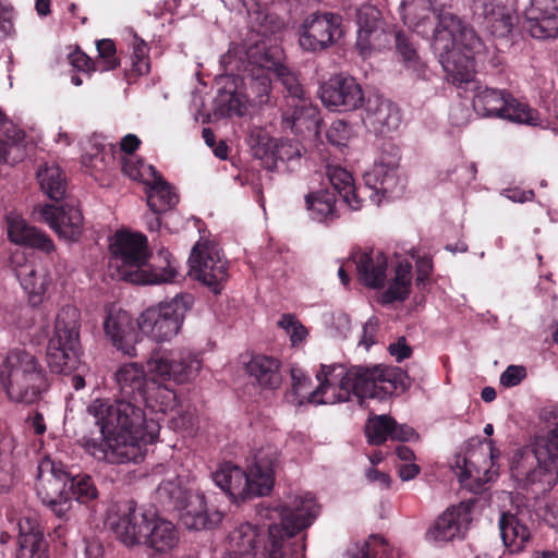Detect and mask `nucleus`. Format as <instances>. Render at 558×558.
<instances>
[{"label": "nucleus", "mask_w": 558, "mask_h": 558, "mask_svg": "<svg viewBox=\"0 0 558 558\" xmlns=\"http://www.w3.org/2000/svg\"><path fill=\"white\" fill-rule=\"evenodd\" d=\"M319 97L325 107L338 112L355 110L366 100L356 80L343 74L333 75L323 83Z\"/></svg>", "instance_id": "6ab92c4d"}, {"label": "nucleus", "mask_w": 558, "mask_h": 558, "mask_svg": "<svg viewBox=\"0 0 558 558\" xmlns=\"http://www.w3.org/2000/svg\"><path fill=\"white\" fill-rule=\"evenodd\" d=\"M41 192L50 199L62 201L68 191V178L63 169L54 162H45L36 172Z\"/></svg>", "instance_id": "72a5a7b5"}, {"label": "nucleus", "mask_w": 558, "mask_h": 558, "mask_svg": "<svg viewBox=\"0 0 558 558\" xmlns=\"http://www.w3.org/2000/svg\"><path fill=\"white\" fill-rule=\"evenodd\" d=\"M417 276L416 284L418 287L424 286L425 281L428 280L429 275L433 270V262L429 257H421L416 260Z\"/></svg>", "instance_id": "338daca9"}, {"label": "nucleus", "mask_w": 558, "mask_h": 558, "mask_svg": "<svg viewBox=\"0 0 558 558\" xmlns=\"http://www.w3.org/2000/svg\"><path fill=\"white\" fill-rule=\"evenodd\" d=\"M70 63L73 65V68L77 69L78 71L83 73H88L94 70L95 61H92V59L84 53L81 50H76L73 53L69 54Z\"/></svg>", "instance_id": "680f3d73"}, {"label": "nucleus", "mask_w": 558, "mask_h": 558, "mask_svg": "<svg viewBox=\"0 0 558 558\" xmlns=\"http://www.w3.org/2000/svg\"><path fill=\"white\" fill-rule=\"evenodd\" d=\"M316 378L319 385L310 393L308 402L317 404L347 402L351 395L356 396L361 402L365 398L383 401L398 390L404 391L409 386V377L403 371L381 365H322Z\"/></svg>", "instance_id": "20e7f679"}, {"label": "nucleus", "mask_w": 558, "mask_h": 558, "mask_svg": "<svg viewBox=\"0 0 558 558\" xmlns=\"http://www.w3.org/2000/svg\"><path fill=\"white\" fill-rule=\"evenodd\" d=\"M37 219L46 222L60 238L75 241L83 231V216L74 206L57 207L51 204L38 205L34 209Z\"/></svg>", "instance_id": "412c9836"}, {"label": "nucleus", "mask_w": 558, "mask_h": 558, "mask_svg": "<svg viewBox=\"0 0 558 558\" xmlns=\"http://www.w3.org/2000/svg\"><path fill=\"white\" fill-rule=\"evenodd\" d=\"M340 25L341 17L331 12L310 14L301 27L300 46L311 52L327 49L340 36Z\"/></svg>", "instance_id": "a211bd4d"}, {"label": "nucleus", "mask_w": 558, "mask_h": 558, "mask_svg": "<svg viewBox=\"0 0 558 558\" xmlns=\"http://www.w3.org/2000/svg\"><path fill=\"white\" fill-rule=\"evenodd\" d=\"M45 505L48 506L59 519L64 520L68 519V513L72 506L70 496L52 500V502H46Z\"/></svg>", "instance_id": "69168bd1"}, {"label": "nucleus", "mask_w": 558, "mask_h": 558, "mask_svg": "<svg viewBox=\"0 0 558 558\" xmlns=\"http://www.w3.org/2000/svg\"><path fill=\"white\" fill-rule=\"evenodd\" d=\"M193 301L191 294L180 293L169 301L148 307L137 319L141 332L156 342L172 340L180 332Z\"/></svg>", "instance_id": "9b49d317"}, {"label": "nucleus", "mask_w": 558, "mask_h": 558, "mask_svg": "<svg viewBox=\"0 0 558 558\" xmlns=\"http://www.w3.org/2000/svg\"><path fill=\"white\" fill-rule=\"evenodd\" d=\"M306 209L311 217L319 222L332 221L337 218L336 196L329 191H318L305 196Z\"/></svg>", "instance_id": "4c0bfd02"}, {"label": "nucleus", "mask_w": 558, "mask_h": 558, "mask_svg": "<svg viewBox=\"0 0 558 558\" xmlns=\"http://www.w3.org/2000/svg\"><path fill=\"white\" fill-rule=\"evenodd\" d=\"M16 276L24 288L31 294L39 295L46 291V277L38 274L32 265H25L16 270Z\"/></svg>", "instance_id": "09e8293b"}, {"label": "nucleus", "mask_w": 558, "mask_h": 558, "mask_svg": "<svg viewBox=\"0 0 558 558\" xmlns=\"http://www.w3.org/2000/svg\"><path fill=\"white\" fill-rule=\"evenodd\" d=\"M301 143L302 142H277L276 146V162L290 161L294 158L301 157Z\"/></svg>", "instance_id": "13d9d810"}, {"label": "nucleus", "mask_w": 558, "mask_h": 558, "mask_svg": "<svg viewBox=\"0 0 558 558\" xmlns=\"http://www.w3.org/2000/svg\"><path fill=\"white\" fill-rule=\"evenodd\" d=\"M148 374L160 380L187 383L199 372L202 364L198 356L187 349H156L146 362Z\"/></svg>", "instance_id": "2eb2a0df"}, {"label": "nucleus", "mask_w": 558, "mask_h": 558, "mask_svg": "<svg viewBox=\"0 0 558 558\" xmlns=\"http://www.w3.org/2000/svg\"><path fill=\"white\" fill-rule=\"evenodd\" d=\"M247 478V499L267 495L274 485V478L270 470L263 469L258 464L252 465L246 472Z\"/></svg>", "instance_id": "37998d69"}, {"label": "nucleus", "mask_w": 558, "mask_h": 558, "mask_svg": "<svg viewBox=\"0 0 558 558\" xmlns=\"http://www.w3.org/2000/svg\"><path fill=\"white\" fill-rule=\"evenodd\" d=\"M278 325L289 336L293 347L302 343L308 335L306 327L292 314H283Z\"/></svg>", "instance_id": "3c124183"}, {"label": "nucleus", "mask_w": 558, "mask_h": 558, "mask_svg": "<svg viewBox=\"0 0 558 558\" xmlns=\"http://www.w3.org/2000/svg\"><path fill=\"white\" fill-rule=\"evenodd\" d=\"M104 331L112 345L124 355L137 356L138 336L131 317L123 311L109 312L104 322Z\"/></svg>", "instance_id": "393cba45"}, {"label": "nucleus", "mask_w": 558, "mask_h": 558, "mask_svg": "<svg viewBox=\"0 0 558 558\" xmlns=\"http://www.w3.org/2000/svg\"><path fill=\"white\" fill-rule=\"evenodd\" d=\"M0 384L10 400L33 404L48 388L45 369L25 349L10 350L0 365Z\"/></svg>", "instance_id": "6e6552de"}, {"label": "nucleus", "mask_w": 558, "mask_h": 558, "mask_svg": "<svg viewBox=\"0 0 558 558\" xmlns=\"http://www.w3.org/2000/svg\"><path fill=\"white\" fill-rule=\"evenodd\" d=\"M354 135L353 128L342 119L335 120L327 131V140H349Z\"/></svg>", "instance_id": "052dcab7"}, {"label": "nucleus", "mask_w": 558, "mask_h": 558, "mask_svg": "<svg viewBox=\"0 0 558 558\" xmlns=\"http://www.w3.org/2000/svg\"><path fill=\"white\" fill-rule=\"evenodd\" d=\"M132 499L117 501L108 512L107 522L117 539L126 547L142 545L151 515Z\"/></svg>", "instance_id": "4468645a"}, {"label": "nucleus", "mask_w": 558, "mask_h": 558, "mask_svg": "<svg viewBox=\"0 0 558 558\" xmlns=\"http://www.w3.org/2000/svg\"><path fill=\"white\" fill-rule=\"evenodd\" d=\"M25 142H0V161L15 163L25 156Z\"/></svg>", "instance_id": "4d7b16f0"}, {"label": "nucleus", "mask_w": 558, "mask_h": 558, "mask_svg": "<svg viewBox=\"0 0 558 558\" xmlns=\"http://www.w3.org/2000/svg\"><path fill=\"white\" fill-rule=\"evenodd\" d=\"M123 172L132 180L149 184L158 173L154 166L146 165L138 157L122 158Z\"/></svg>", "instance_id": "49530a36"}, {"label": "nucleus", "mask_w": 558, "mask_h": 558, "mask_svg": "<svg viewBox=\"0 0 558 558\" xmlns=\"http://www.w3.org/2000/svg\"><path fill=\"white\" fill-rule=\"evenodd\" d=\"M387 550L386 542L381 536L371 535L367 541L356 542L345 551V558H376Z\"/></svg>", "instance_id": "c03bdc74"}, {"label": "nucleus", "mask_w": 558, "mask_h": 558, "mask_svg": "<svg viewBox=\"0 0 558 558\" xmlns=\"http://www.w3.org/2000/svg\"><path fill=\"white\" fill-rule=\"evenodd\" d=\"M412 282V265L409 262H400L395 269V277L388 289L383 293V303L404 301L410 294Z\"/></svg>", "instance_id": "58836bf2"}, {"label": "nucleus", "mask_w": 558, "mask_h": 558, "mask_svg": "<svg viewBox=\"0 0 558 558\" xmlns=\"http://www.w3.org/2000/svg\"><path fill=\"white\" fill-rule=\"evenodd\" d=\"M223 74L217 80L219 89L214 99L215 117H243L270 104L271 74L275 73L284 87L287 109L282 113V126L294 135H302L303 128L316 129V109L305 96L296 75L283 65H275L257 46L246 49L242 45L231 47L220 59Z\"/></svg>", "instance_id": "f257e3e1"}, {"label": "nucleus", "mask_w": 558, "mask_h": 558, "mask_svg": "<svg viewBox=\"0 0 558 558\" xmlns=\"http://www.w3.org/2000/svg\"><path fill=\"white\" fill-rule=\"evenodd\" d=\"M395 39L396 47L401 54L405 68L410 74L417 80H427V65L424 61L421 60L414 45L410 41V39L401 32L395 34Z\"/></svg>", "instance_id": "ea45409f"}, {"label": "nucleus", "mask_w": 558, "mask_h": 558, "mask_svg": "<svg viewBox=\"0 0 558 558\" xmlns=\"http://www.w3.org/2000/svg\"><path fill=\"white\" fill-rule=\"evenodd\" d=\"M474 502L462 501L448 507L427 529L425 538L435 545H441L456 538L462 539L472 522L471 512Z\"/></svg>", "instance_id": "f3484780"}, {"label": "nucleus", "mask_w": 558, "mask_h": 558, "mask_svg": "<svg viewBox=\"0 0 558 558\" xmlns=\"http://www.w3.org/2000/svg\"><path fill=\"white\" fill-rule=\"evenodd\" d=\"M154 499L166 511H178L182 524L190 530L211 529L218 525L223 514L218 510L208 511L205 497L193 492L189 482L171 474L163 478L154 493Z\"/></svg>", "instance_id": "0eeeda50"}, {"label": "nucleus", "mask_w": 558, "mask_h": 558, "mask_svg": "<svg viewBox=\"0 0 558 558\" xmlns=\"http://www.w3.org/2000/svg\"><path fill=\"white\" fill-rule=\"evenodd\" d=\"M498 526L502 543L510 553L523 550L530 542L531 532L518 514L502 512L498 521Z\"/></svg>", "instance_id": "2f4dec72"}, {"label": "nucleus", "mask_w": 558, "mask_h": 558, "mask_svg": "<svg viewBox=\"0 0 558 558\" xmlns=\"http://www.w3.org/2000/svg\"><path fill=\"white\" fill-rule=\"evenodd\" d=\"M147 186V205L154 214H160L175 206L179 196L160 174L154 177Z\"/></svg>", "instance_id": "e433bc0d"}, {"label": "nucleus", "mask_w": 558, "mask_h": 558, "mask_svg": "<svg viewBox=\"0 0 558 558\" xmlns=\"http://www.w3.org/2000/svg\"><path fill=\"white\" fill-rule=\"evenodd\" d=\"M158 378H150L149 392L143 400V405L155 412L166 413L175 401V392L162 384L157 383Z\"/></svg>", "instance_id": "79ce46f5"}, {"label": "nucleus", "mask_w": 558, "mask_h": 558, "mask_svg": "<svg viewBox=\"0 0 558 558\" xmlns=\"http://www.w3.org/2000/svg\"><path fill=\"white\" fill-rule=\"evenodd\" d=\"M213 481L233 500L247 499L246 472L232 463H223L213 473Z\"/></svg>", "instance_id": "473e14b6"}, {"label": "nucleus", "mask_w": 558, "mask_h": 558, "mask_svg": "<svg viewBox=\"0 0 558 558\" xmlns=\"http://www.w3.org/2000/svg\"><path fill=\"white\" fill-rule=\"evenodd\" d=\"M489 462L485 460V454L472 451L463 458H458L456 463V475L461 484L471 489H478L487 482L492 481L494 472L490 470L494 459L498 458L493 448V441H489Z\"/></svg>", "instance_id": "5701e85b"}, {"label": "nucleus", "mask_w": 558, "mask_h": 558, "mask_svg": "<svg viewBox=\"0 0 558 558\" xmlns=\"http://www.w3.org/2000/svg\"><path fill=\"white\" fill-rule=\"evenodd\" d=\"M36 493L43 504L69 496L70 474L52 461L39 464Z\"/></svg>", "instance_id": "a878e982"}, {"label": "nucleus", "mask_w": 558, "mask_h": 558, "mask_svg": "<svg viewBox=\"0 0 558 558\" xmlns=\"http://www.w3.org/2000/svg\"><path fill=\"white\" fill-rule=\"evenodd\" d=\"M16 558H47V544L36 515H24L19 522Z\"/></svg>", "instance_id": "cd10ccee"}, {"label": "nucleus", "mask_w": 558, "mask_h": 558, "mask_svg": "<svg viewBox=\"0 0 558 558\" xmlns=\"http://www.w3.org/2000/svg\"><path fill=\"white\" fill-rule=\"evenodd\" d=\"M475 112L482 117H497L518 124H542L539 113L527 104L520 102L505 89L477 86L472 100Z\"/></svg>", "instance_id": "f8f14e48"}, {"label": "nucleus", "mask_w": 558, "mask_h": 558, "mask_svg": "<svg viewBox=\"0 0 558 558\" xmlns=\"http://www.w3.org/2000/svg\"><path fill=\"white\" fill-rule=\"evenodd\" d=\"M415 436V432L408 425H399L393 420V427L390 430V438L399 441H409Z\"/></svg>", "instance_id": "774afa93"}, {"label": "nucleus", "mask_w": 558, "mask_h": 558, "mask_svg": "<svg viewBox=\"0 0 558 558\" xmlns=\"http://www.w3.org/2000/svg\"><path fill=\"white\" fill-rule=\"evenodd\" d=\"M399 159L398 145L383 142L374 166L363 174L365 185L372 191L369 197L377 205L383 198H398L404 192V180L398 174Z\"/></svg>", "instance_id": "ddd939ff"}, {"label": "nucleus", "mask_w": 558, "mask_h": 558, "mask_svg": "<svg viewBox=\"0 0 558 558\" xmlns=\"http://www.w3.org/2000/svg\"><path fill=\"white\" fill-rule=\"evenodd\" d=\"M363 123L375 135L387 136L399 129L400 111L393 102L383 96L369 95L365 100Z\"/></svg>", "instance_id": "4be33fe9"}, {"label": "nucleus", "mask_w": 558, "mask_h": 558, "mask_svg": "<svg viewBox=\"0 0 558 558\" xmlns=\"http://www.w3.org/2000/svg\"><path fill=\"white\" fill-rule=\"evenodd\" d=\"M292 389L295 395H300L311 386V379L300 367H292L291 371Z\"/></svg>", "instance_id": "0e129e2a"}, {"label": "nucleus", "mask_w": 558, "mask_h": 558, "mask_svg": "<svg viewBox=\"0 0 558 558\" xmlns=\"http://www.w3.org/2000/svg\"><path fill=\"white\" fill-rule=\"evenodd\" d=\"M326 174L335 191L351 209L359 210L362 208L363 201L357 193L352 174L348 170L339 166L328 165Z\"/></svg>", "instance_id": "c9c22d12"}, {"label": "nucleus", "mask_w": 558, "mask_h": 558, "mask_svg": "<svg viewBox=\"0 0 558 558\" xmlns=\"http://www.w3.org/2000/svg\"><path fill=\"white\" fill-rule=\"evenodd\" d=\"M279 366V361L274 357L256 355L248 362L246 368L250 376L253 377L260 387L275 390L280 387L282 381Z\"/></svg>", "instance_id": "f704fd0d"}, {"label": "nucleus", "mask_w": 558, "mask_h": 558, "mask_svg": "<svg viewBox=\"0 0 558 558\" xmlns=\"http://www.w3.org/2000/svg\"><path fill=\"white\" fill-rule=\"evenodd\" d=\"M275 142H254L251 146L252 155L260 159L267 169L276 167V144Z\"/></svg>", "instance_id": "6e6d98bb"}, {"label": "nucleus", "mask_w": 558, "mask_h": 558, "mask_svg": "<svg viewBox=\"0 0 558 558\" xmlns=\"http://www.w3.org/2000/svg\"><path fill=\"white\" fill-rule=\"evenodd\" d=\"M98 57L95 60L94 70L106 72L116 69L119 65V59L116 56V46L111 39H100L97 41Z\"/></svg>", "instance_id": "8fccbe9b"}, {"label": "nucleus", "mask_w": 558, "mask_h": 558, "mask_svg": "<svg viewBox=\"0 0 558 558\" xmlns=\"http://www.w3.org/2000/svg\"><path fill=\"white\" fill-rule=\"evenodd\" d=\"M110 268L116 271L112 276L119 280L135 284H155L172 281L177 276V269L168 259L170 254L167 251L159 253L166 266L160 271L150 268L147 264V239L141 233L118 231L110 244Z\"/></svg>", "instance_id": "39448f33"}, {"label": "nucleus", "mask_w": 558, "mask_h": 558, "mask_svg": "<svg viewBox=\"0 0 558 558\" xmlns=\"http://www.w3.org/2000/svg\"><path fill=\"white\" fill-rule=\"evenodd\" d=\"M393 427V418L389 415H376L371 417L366 424V436L372 445H381L388 437Z\"/></svg>", "instance_id": "de8ad7c7"}, {"label": "nucleus", "mask_w": 558, "mask_h": 558, "mask_svg": "<svg viewBox=\"0 0 558 558\" xmlns=\"http://www.w3.org/2000/svg\"><path fill=\"white\" fill-rule=\"evenodd\" d=\"M392 34L385 27L372 29H357L355 47L363 58L369 57L374 51H380L391 43Z\"/></svg>", "instance_id": "a19ab883"}, {"label": "nucleus", "mask_w": 558, "mask_h": 558, "mask_svg": "<svg viewBox=\"0 0 558 558\" xmlns=\"http://www.w3.org/2000/svg\"><path fill=\"white\" fill-rule=\"evenodd\" d=\"M356 22L359 29L385 27L379 10L371 4H365L357 9Z\"/></svg>", "instance_id": "864d4df0"}, {"label": "nucleus", "mask_w": 558, "mask_h": 558, "mask_svg": "<svg viewBox=\"0 0 558 558\" xmlns=\"http://www.w3.org/2000/svg\"><path fill=\"white\" fill-rule=\"evenodd\" d=\"M255 21L257 23L255 29L264 37L279 32L283 27V22L272 13L258 11Z\"/></svg>", "instance_id": "5fc2aeb1"}, {"label": "nucleus", "mask_w": 558, "mask_h": 558, "mask_svg": "<svg viewBox=\"0 0 558 558\" xmlns=\"http://www.w3.org/2000/svg\"><path fill=\"white\" fill-rule=\"evenodd\" d=\"M149 48L147 44L134 37L132 41V65L135 72L140 75L147 74L150 70V62L148 57Z\"/></svg>", "instance_id": "603ef678"}, {"label": "nucleus", "mask_w": 558, "mask_h": 558, "mask_svg": "<svg viewBox=\"0 0 558 558\" xmlns=\"http://www.w3.org/2000/svg\"><path fill=\"white\" fill-rule=\"evenodd\" d=\"M69 496L81 504H87L98 497V490L89 475L77 474L70 476Z\"/></svg>", "instance_id": "a18cd8bd"}, {"label": "nucleus", "mask_w": 558, "mask_h": 558, "mask_svg": "<svg viewBox=\"0 0 558 558\" xmlns=\"http://www.w3.org/2000/svg\"><path fill=\"white\" fill-rule=\"evenodd\" d=\"M272 511L280 523L269 526V548L263 558H305V541H293V537L318 515L314 496L311 493L295 495L289 504L278 505Z\"/></svg>", "instance_id": "423d86ee"}, {"label": "nucleus", "mask_w": 558, "mask_h": 558, "mask_svg": "<svg viewBox=\"0 0 558 558\" xmlns=\"http://www.w3.org/2000/svg\"><path fill=\"white\" fill-rule=\"evenodd\" d=\"M388 351L390 355L396 359L397 362H401L410 357L412 353V349L410 345L407 344L404 337H400L396 342L390 343L388 347Z\"/></svg>", "instance_id": "e2e57ef3"}, {"label": "nucleus", "mask_w": 558, "mask_h": 558, "mask_svg": "<svg viewBox=\"0 0 558 558\" xmlns=\"http://www.w3.org/2000/svg\"><path fill=\"white\" fill-rule=\"evenodd\" d=\"M526 377V369L521 365H510L500 375V384L504 387H514Z\"/></svg>", "instance_id": "bf43d9fd"}, {"label": "nucleus", "mask_w": 558, "mask_h": 558, "mask_svg": "<svg viewBox=\"0 0 558 558\" xmlns=\"http://www.w3.org/2000/svg\"><path fill=\"white\" fill-rule=\"evenodd\" d=\"M527 29L532 37H558V0H530L525 9Z\"/></svg>", "instance_id": "b1692460"}, {"label": "nucleus", "mask_w": 558, "mask_h": 558, "mask_svg": "<svg viewBox=\"0 0 558 558\" xmlns=\"http://www.w3.org/2000/svg\"><path fill=\"white\" fill-rule=\"evenodd\" d=\"M114 380L119 391L117 399H96L86 409L99 428V436H83L80 444L99 461L137 463L144 457V447L155 442L160 430L159 424L147 420L143 410L150 378L143 364L129 362L117 368Z\"/></svg>", "instance_id": "f03ea898"}, {"label": "nucleus", "mask_w": 558, "mask_h": 558, "mask_svg": "<svg viewBox=\"0 0 558 558\" xmlns=\"http://www.w3.org/2000/svg\"><path fill=\"white\" fill-rule=\"evenodd\" d=\"M7 225L11 242L37 248L47 254L54 251L52 240L44 231L29 226L20 215L15 213L8 214Z\"/></svg>", "instance_id": "bb28decb"}, {"label": "nucleus", "mask_w": 558, "mask_h": 558, "mask_svg": "<svg viewBox=\"0 0 558 558\" xmlns=\"http://www.w3.org/2000/svg\"><path fill=\"white\" fill-rule=\"evenodd\" d=\"M189 263L191 276L209 287L214 293L220 292V286L228 277V263L216 244L197 242L192 248Z\"/></svg>", "instance_id": "dca6fc26"}, {"label": "nucleus", "mask_w": 558, "mask_h": 558, "mask_svg": "<svg viewBox=\"0 0 558 558\" xmlns=\"http://www.w3.org/2000/svg\"><path fill=\"white\" fill-rule=\"evenodd\" d=\"M539 418L545 424V432L535 438L537 466L526 473L524 481L544 493L558 482V404L543 408Z\"/></svg>", "instance_id": "9d476101"}, {"label": "nucleus", "mask_w": 558, "mask_h": 558, "mask_svg": "<svg viewBox=\"0 0 558 558\" xmlns=\"http://www.w3.org/2000/svg\"><path fill=\"white\" fill-rule=\"evenodd\" d=\"M400 13L403 23L422 36L429 33L436 17L432 48L448 78L459 86L473 82L485 47L472 27L450 10L432 7L429 0L403 1Z\"/></svg>", "instance_id": "7ed1b4c3"}, {"label": "nucleus", "mask_w": 558, "mask_h": 558, "mask_svg": "<svg viewBox=\"0 0 558 558\" xmlns=\"http://www.w3.org/2000/svg\"><path fill=\"white\" fill-rule=\"evenodd\" d=\"M472 12L475 23L497 38L507 37L518 23L515 11L498 0H474Z\"/></svg>", "instance_id": "aec40b11"}, {"label": "nucleus", "mask_w": 558, "mask_h": 558, "mask_svg": "<svg viewBox=\"0 0 558 558\" xmlns=\"http://www.w3.org/2000/svg\"><path fill=\"white\" fill-rule=\"evenodd\" d=\"M258 529L251 523H241L227 536V556L225 558H263V554L269 548L265 546L259 554L255 551L259 541Z\"/></svg>", "instance_id": "c85d7f7f"}, {"label": "nucleus", "mask_w": 558, "mask_h": 558, "mask_svg": "<svg viewBox=\"0 0 558 558\" xmlns=\"http://www.w3.org/2000/svg\"><path fill=\"white\" fill-rule=\"evenodd\" d=\"M80 311L63 306L56 319L54 332L47 347V363L56 374H69L80 363Z\"/></svg>", "instance_id": "1a4fd4ad"}, {"label": "nucleus", "mask_w": 558, "mask_h": 558, "mask_svg": "<svg viewBox=\"0 0 558 558\" xmlns=\"http://www.w3.org/2000/svg\"><path fill=\"white\" fill-rule=\"evenodd\" d=\"M351 258L356 264L359 278L365 286L373 289L384 287L388 263L381 252H357Z\"/></svg>", "instance_id": "c756f323"}, {"label": "nucleus", "mask_w": 558, "mask_h": 558, "mask_svg": "<svg viewBox=\"0 0 558 558\" xmlns=\"http://www.w3.org/2000/svg\"><path fill=\"white\" fill-rule=\"evenodd\" d=\"M178 543L179 531L175 525L166 519L153 514L143 544L155 554L163 555L175 548Z\"/></svg>", "instance_id": "7c9ffc66"}]
</instances>
